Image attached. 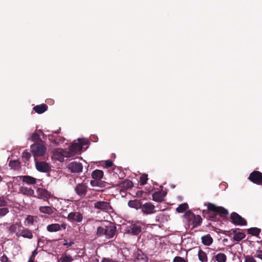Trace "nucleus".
Masks as SVG:
<instances>
[{
  "mask_svg": "<svg viewBox=\"0 0 262 262\" xmlns=\"http://www.w3.org/2000/svg\"><path fill=\"white\" fill-rule=\"evenodd\" d=\"M103 176V171L101 170L96 169L92 173V177L96 180H100Z\"/></svg>",
  "mask_w": 262,
  "mask_h": 262,
  "instance_id": "24",
  "label": "nucleus"
},
{
  "mask_svg": "<svg viewBox=\"0 0 262 262\" xmlns=\"http://www.w3.org/2000/svg\"><path fill=\"white\" fill-rule=\"evenodd\" d=\"M88 189V183L83 180L81 183L76 184L74 190L77 195L82 198L86 195Z\"/></svg>",
  "mask_w": 262,
  "mask_h": 262,
  "instance_id": "4",
  "label": "nucleus"
},
{
  "mask_svg": "<svg viewBox=\"0 0 262 262\" xmlns=\"http://www.w3.org/2000/svg\"><path fill=\"white\" fill-rule=\"evenodd\" d=\"M67 219L71 223H79L83 220V215L79 211H73L68 214Z\"/></svg>",
  "mask_w": 262,
  "mask_h": 262,
  "instance_id": "8",
  "label": "nucleus"
},
{
  "mask_svg": "<svg viewBox=\"0 0 262 262\" xmlns=\"http://www.w3.org/2000/svg\"><path fill=\"white\" fill-rule=\"evenodd\" d=\"M105 225H102L101 226H99L97 228L96 235L99 236H102L105 235Z\"/></svg>",
  "mask_w": 262,
  "mask_h": 262,
  "instance_id": "33",
  "label": "nucleus"
},
{
  "mask_svg": "<svg viewBox=\"0 0 262 262\" xmlns=\"http://www.w3.org/2000/svg\"><path fill=\"white\" fill-rule=\"evenodd\" d=\"M152 200L157 202H161L164 200V195L161 192L158 191L152 194Z\"/></svg>",
  "mask_w": 262,
  "mask_h": 262,
  "instance_id": "26",
  "label": "nucleus"
},
{
  "mask_svg": "<svg viewBox=\"0 0 262 262\" xmlns=\"http://www.w3.org/2000/svg\"><path fill=\"white\" fill-rule=\"evenodd\" d=\"M31 157V154L27 151H24L22 154V158L24 162L28 161L30 159Z\"/></svg>",
  "mask_w": 262,
  "mask_h": 262,
  "instance_id": "38",
  "label": "nucleus"
},
{
  "mask_svg": "<svg viewBox=\"0 0 262 262\" xmlns=\"http://www.w3.org/2000/svg\"><path fill=\"white\" fill-rule=\"evenodd\" d=\"M116 186L120 188L121 190H126L133 187V183L129 180H125L120 181L116 185Z\"/></svg>",
  "mask_w": 262,
  "mask_h": 262,
  "instance_id": "18",
  "label": "nucleus"
},
{
  "mask_svg": "<svg viewBox=\"0 0 262 262\" xmlns=\"http://www.w3.org/2000/svg\"><path fill=\"white\" fill-rule=\"evenodd\" d=\"M17 234L19 236L24 238L32 239L33 238V234L32 231L28 228L24 227L22 225H18V230Z\"/></svg>",
  "mask_w": 262,
  "mask_h": 262,
  "instance_id": "14",
  "label": "nucleus"
},
{
  "mask_svg": "<svg viewBox=\"0 0 262 262\" xmlns=\"http://www.w3.org/2000/svg\"><path fill=\"white\" fill-rule=\"evenodd\" d=\"M39 139V135L36 133H34L31 136V140L33 141H37Z\"/></svg>",
  "mask_w": 262,
  "mask_h": 262,
  "instance_id": "45",
  "label": "nucleus"
},
{
  "mask_svg": "<svg viewBox=\"0 0 262 262\" xmlns=\"http://www.w3.org/2000/svg\"><path fill=\"white\" fill-rule=\"evenodd\" d=\"M256 256L262 260V251L260 250H258L257 251Z\"/></svg>",
  "mask_w": 262,
  "mask_h": 262,
  "instance_id": "53",
  "label": "nucleus"
},
{
  "mask_svg": "<svg viewBox=\"0 0 262 262\" xmlns=\"http://www.w3.org/2000/svg\"><path fill=\"white\" fill-rule=\"evenodd\" d=\"M88 141L85 140H79V144H81V146H82L83 145H86L88 144Z\"/></svg>",
  "mask_w": 262,
  "mask_h": 262,
  "instance_id": "51",
  "label": "nucleus"
},
{
  "mask_svg": "<svg viewBox=\"0 0 262 262\" xmlns=\"http://www.w3.org/2000/svg\"><path fill=\"white\" fill-rule=\"evenodd\" d=\"M37 254V252L35 250H34L33 252H32V255L31 256H33V257L35 258V255Z\"/></svg>",
  "mask_w": 262,
  "mask_h": 262,
  "instance_id": "58",
  "label": "nucleus"
},
{
  "mask_svg": "<svg viewBox=\"0 0 262 262\" xmlns=\"http://www.w3.org/2000/svg\"><path fill=\"white\" fill-rule=\"evenodd\" d=\"M37 197L43 201H47L51 196V194L46 189L42 188H38L36 190Z\"/></svg>",
  "mask_w": 262,
  "mask_h": 262,
  "instance_id": "13",
  "label": "nucleus"
},
{
  "mask_svg": "<svg viewBox=\"0 0 262 262\" xmlns=\"http://www.w3.org/2000/svg\"><path fill=\"white\" fill-rule=\"evenodd\" d=\"M245 262H256V261L252 256H247L245 258Z\"/></svg>",
  "mask_w": 262,
  "mask_h": 262,
  "instance_id": "46",
  "label": "nucleus"
},
{
  "mask_svg": "<svg viewBox=\"0 0 262 262\" xmlns=\"http://www.w3.org/2000/svg\"><path fill=\"white\" fill-rule=\"evenodd\" d=\"M40 240V239H38V243H39Z\"/></svg>",
  "mask_w": 262,
  "mask_h": 262,
  "instance_id": "61",
  "label": "nucleus"
},
{
  "mask_svg": "<svg viewBox=\"0 0 262 262\" xmlns=\"http://www.w3.org/2000/svg\"><path fill=\"white\" fill-rule=\"evenodd\" d=\"M248 233L253 236H258L261 232V229L256 227H252L247 230Z\"/></svg>",
  "mask_w": 262,
  "mask_h": 262,
  "instance_id": "29",
  "label": "nucleus"
},
{
  "mask_svg": "<svg viewBox=\"0 0 262 262\" xmlns=\"http://www.w3.org/2000/svg\"><path fill=\"white\" fill-rule=\"evenodd\" d=\"M55 208L53 207H51L50 206H40L39 208V210L41 213L51 215L54 213V210Z\"/></svg>",
  "mask_w": 262,
  "mask_h": 262,
  "instance_id": "20",
  "label": "nucleus"
},
{
  "mask_svg": "<svg viewBox=\"0 0 262 262\" xmlns=\"http://www.w3.org/2000/svg\"><path fill=\"white\" fill-rule=\"evenodd\" d=\"M248 179L252 183L257 185H262V173L254 170L250 173Z\"/></svg>",
  "mask_w": 262,
  "mask_h": 262,
  "instance_id": "9",
  "label": "nucleus"
},
{
  "mask_svg": "<svg viewBox=\"0 0 262 262\" xmlns=\"http://www.w3.org/2000/svg\"><path fill=\"white\" fill-rule=\"evenodd\" d=\"M81 149V144L78 143H73L69 147L68 149H62L61 150V156L58 160L61 161L63 157L70 158L73 157L76 154L80 152Z\"/></svg>",
  "mask_w": 262,
  "mask_h": 262,
  "instance_id": "2",
  "label": "nucleus"
},
{
  "mask_svg": "<svg viewBox=\"0 0 262 262\" xmlns=\"http://www.w3.org/2000/svg\"><path fill=\"white\" fill-rule=\"evenodd\" d=\"M142 203L141 200L135 199L134 200H130L128 202V205L131 208H135L137 210L141 209Z\"/></svg>",
  "mask_w": 262,
  "mask_h": 262,
  "instance_id": "19",
  "label": "nucleus"
},
{
  "mask_svg": "<svg viewBox=\"0 0 262 262\" xmlns=\"http://www.w3.org/2000/svg\"><path fill=\"white\" fill-rule=\"evenodd\" d=\"M28 262H34V258L33 256H31L30 257Z\"/></svg>",
  "mask_w": 262,
  "mask_h": 262,
  "instance_id": "57",
  "label": "nucleus"
},
{
  "mask_svg": "<svg viewBox=\"0 0 262 262\" xmlns=\"http://www.w3.org/2000/svg\"><path fill=\"white\" fill-rule=\"evenodd\" d=\"M202 243L205 246H210L213 243V238L209 234L202 236L201 237Z\"/></svg>",
  "mask_w": 262,
  "mask_h": 262,
  "instance_id": "22",
  "label": "nucleus"
},
{
  "mask_svg": "<svg viewBox=\"0 0 262 262\" xmlns=\"http://www.w3.org/2000/svg\"><path fill=\"white\" fill-rule=\"evenodd\" d=\"M148 180L147 174H143L140 177V184L141 185H145Z\"/></svg>",
  "mask_w": 262,
  "mask_h": 262,
  "instance_id": "39",
  "label": "nucleus"
},
{
  "mask_svg": "<svg viewBox=\"0 0 262 262\" xmlns=\"http://www.w3.org/2000/svg\"><path fill=\"white\" fill-rule=\"evenodd\" d=\"M98 180H91L90 182L91 185L93 186H98L99 182L98 181Z\"/></svg>",
  "mask_w": 262,
  "mask_h": 262,
  "instance_id": "47",
  "label": "nucleus"
},
{
  "mask_svg": "<svg viewBox=\"0 0 262 262\" xmlns=\"http://www.w3.org/2000/svg\"><path fill=\"white\" fill-rule=\"evenodd\" d=\"M27 220L29 222H30L31 223H33V217L32 216H31V215H29L27 218Z\"/></svg>",
  "mask_w": 262,
  "mask_h": 262,
  "instance_id": "54",
  "label": "nucleus"
},
{
  "mask_svg": "<svg viewBox=\"0 0 262 262\" xmlns=\"http://www.w3.org/2000/svg\"><path fill=\"white\" fill-rule=\"evenodd\" d=\"M9 212L8 208L3 207L0 208V217L4 216Z\"/></svg>",
  "mask_w": 262,
  "mask_h": 262,
  "instance_id": "41",
  "label": "nucleus"
},
{
  "mask_svg": "<svg viewBox=\"0 0 262 262\" xmlns=\"http://www.w3.org/2000/svg\"><path fill=\"white\" fill-rule=\"evenodd\" d=\"M195 215L192 212H191L190 210H188L186 211L184 214V217L185 219L187 220L189 225H191L193 220L194 219V217H195Z\"/></svg>",
  "mask_w": 262,
  "mask_h": 262,
  "instance_id": "25",
  "label": "nucleus"
},
{
  "mask_svg": "<svg viewBox=\"0 0 262 262\" xmlns=\"http://www.w3.org/2000/svg\"><path fill=\"white\" fill-rule=\"evenodd\" d=\"M74 258L70 255H67L66 253L62 254L59 259L60 262H72Z\"/></svg>",
  "mask_w": 262,
  "mask_h": 262,
  "instance_id": "31",
  "label": "nucleus"
},
{
  "mask_svg": "<svg viewBox=\"0 0 262 262\" xmlns=\"http://www.w3.org/2000/svg\"><path fill=\"white\" fill-rule=\"evenodd\" d=\"M214 257L217 262H226L227 259L226 255L222 253L216 254Z\"/></svg>",
  "mask_w": 262,
  "mask_h": 262,
  "instance_id": "32",
  "label": "nucleus"
},
{
  "mask_svg": "<svg viewBox=\"0 0 262 262\" xmlns=\"http://www.w3.org/2000/svg\"><path fill=\"white\" fill-rule=\"evenodd\" d=\"M144 192L142 190H138L136 193V196L137 197H141L143 194Z\"/></svg>",
  "mask_w": 262,
  "mask_h": 262,
  "instance_id": "50",
  "label": "nucleus"
},
{
  "mask_svg": "<svg viewBox=\"0 0 262 262\" xmlns=\"http://www.w3.org/2000/svg\"><path fill=\"white\" fill-rule=\"evenodd\" d=\"M36 168L39 171L42 172H49L51 167L49 164L45 162H36L35 163Z\"/></svg>",
  "mask_w": 262,
  "mask_h": 262,
  "instance_id": "16",
  "label": "nucleus"
},
{
  "mask_svg": "<svg viewBox=\"0 0 262 262\" xmlns=\"http://www.w3.org/2000/svg\"><path fill=\"white\" fill-rule=\"evenodd\" d=\"M19 191L23 194L28 196H33L34 193V191L32 188L23 186L20 188Z\"/></svg>",
  "mask_w": 262,
  "mask_h": 262,
  "instance_id": "23",
  "label": "nucleus"
},
{
  "mask_svg": "<svg viewBox=\"0 0 262 262\" xmlns=\"http://www.w3.org/2000/svg\"><path fill=\"white\" fill-rule=\"evenodd\" d=\"M46 150V146L39 143H35L31 146V151L35 158L43 156Z\"/></svg>",
  "mask_w": 262,
  "mask_h": 262,
  "instance_id": "3",
  "label": "nucleus"
},
{
  "mask_svg": "<svg viewBox=\"0 0 262 262\" xmlns=\"http://www.w3.org/2000/svg\"><path fill=\"white\" fill-rule=\"evenodd\" d=\"M94 207L96 209L106 212H112L113 210L109 202L103 201H99L95 202Z\"/></svg>",
  "mask_w": 262,
  "mask_h": 262,
  "instance_id": "5",
  "label": "nucleus"
},
{
  "mask_svg": "<svg viewBox=\"0 0 262 262\" xmlns=\"http://www.w3.org/2000/svg\"><path fill=\"white\" fill-rule=\"evenodd\" d=\"M22 180L24 182L28 184H34L36 182V179L30 176H23Z\"/></svg>",
  "mask_w": 262,
  "mask_h": 262,
  "instance_id": "28",
  "label": "nucleus"
},
{
  "mask_svg": "<svg viewBox=\"0 0 262 262\" xmlns=\"http://www.w3.org/2000/svg\"><path fill=\"white\" fill-rule=\"evenodd\" d=\"M141 209L144 214H152L156 212L155 206L149 202L142 204Z\"/></svg>",
  "mask_w": 262,
  "mask_h": 262,
  "instance_id": "11",
  "label": "nucleus"
},
{
  "mask_svg": "<svg viewBox=\"0 0 262 262\" xmlns=\"http://www.w3.org/2000/svg\"><path fill=\"white\" fill-rule=\"evenodd\" d=\"M51 140L53 143L57 145L60 143H62L64 141V139L62 137L58 136L54 139H52Z\"/></svg>",
  "mask_w": 262,
  "mask_h": 262,
  "instance_id": "37",
  "label": "nucleus"
},
{
  "mask_svg": "<svg viewBox=\"0 0 262 262\" xmlns=\"http://www.w3.org/2000/svg\"><path fill=\"white\" fill-rule=\"evenodd\" d=\"M55 133H56V134H58V133H59V131H56V132H55Z\"/></svg>",
  "mask_w": 262,
  "mask_h": 262,
  "instance_id": "60",
  "label": "nucleus"
},
{
  "mask_svg": "<svg viewBox=\"0 0 262 262\" xmlns=\"http://www.w3.org/2000/svg\"><path fill=\"white\" fill-rule=\"evenodd\" d=\"M188 208V205L186 203H182L179 205L176 210L179 213H183Z\"/></svg>",
  "mask_w": 262,
  "mask_h": 262,
  "instance_id": "34",
  "label": "nucleus"
},
{
  "mask_svg": "<svg viewBox=\"0 0 262 262\" xmlns=\"http://www.w3.org/2000/svg\"><path fill=\"white\" fill-rule=\"evenodd\" d=\"M1 262H9V259H8V257L6 256V255L4 254L1 257Z\"/></svg>",
  "mask_w": 262,
  "mask_h": 262,
  "instance_id": "49",
  "label": "nucleus"
},
{
  "mask_svg": "<svg viewBox=\"0 0 262 262\" xmlns=\"http://www.w3.org/2000/svg\"><path fill=\"white\" fill-rule=\"evenodd\" d=\"M210 211L208 210H203L202 211V214H203V215L204 217L206 218L207 219V215H208V213Z\"/></svg>",
  "mask_w": 262,
  "mask_h": 262,
  "instance_id": "52",
  "label": "nucleus"
},
{
  "mask_svg": "<svg viewBox=\"0 0 262 262\" xmlns=\"http://www.w3.org/2000/svg\"><path fill=\"white\" fill-rule=\"evenodd\" d=\"M202 222V219L200 215H195L191 225L192 228L200 226Z\"/></svg>",
  "mask_w": 262,
  "mask_h": 262,
  "instance_id": "27",
  "label": "nucleus"
},
{
  "mask_svg": "<svg viewBox=\"0 0 262 262\" xmlns=\"http://www.w3.org/2000/svg\"><path fill=\"white\" fill-rule=\"evenodd\" d=\"M7 202L4 197H0V207H5L7 205Z\"/></svg>",
  "mask_w": 262,
  "mask_h": 262,
  "instance_id": "43",
  "label": "nucleus"
},
{
  "mask_svg": "<svg viewBox=\"0 0 262 262\" xmlns=\"http://www.w3.org/2000/svg\"><path fill=\"white\" fill-rule=\"evenodd\" d=\"M3 180V178L1 177V176H0V181H2Z\"/></svg>",
  "mask_w": 262,
  "mask_h": 262,
  "instance_id": "59",
  "label": "nucleus"
},
{
  "mask_svg": "<svg viewBox=\"0 0 262 262\" xmlns=\"http://www.w3.org/2000/svg\"><path fill=\"white\" fill-rule=\"evenodd\" d=\"M48 105L46 104H42L40 105H37L33 107V110L38 114H42L48 110Z\"/></svg>",
  "mask_w": 262,
  "mask_h": 262,
  "instance_id": "21",
  "label": "nucleus"
},
{
  "mask_svg": "<svg viewBox=\"0 0 262 262\" xmlns=\"http://www.w3.org/2000/svg\"><path fill=\"white\" fill-rule=\"evenodd\" d=\"M173 262H187V261L183 257L180 256H176Z\"/></svg>",
  "mask_w": 262,
  "mask_h": 262,
  "instance_id": "44",
  "label": "nucleus"
},
{
  "mask_svg": "<svg viewBox=\"0 0 262 262\" xmlns=\"http://www.w3.org/2000/svg\"><path fill=\"white\" fill-rule=\"evenodd\" d=\"M91 139L93 142H96L98 140V138L95 136L91 137Z\"/></svg>",
  "mask_w": 262,
  "mask_h": 262,
  "instance_id": "55",
  "label": "nucleus"
},
{
  "mask_svg": "<svg viewBox=\"0 0 262 262\" xmlns=\"http://www.w3.org/2000/svg\"><path fill=\"white\" fill-rule=\"evenodd\" d=\"M246 236L244 232L238 231L237 234L234 235L233 238L236 242H240L244 239Z\"/></svg>",
  "mask_w": 262,
  "mask_h": 262,
  "instance_id": "35",
  "label": "nucleus"
},
{
  "mask_svg": "<svg viewBox=\"0 0 262 262\" xmlns=\"http://www.w3.org/2000/svg\"><path fill=\"white\" fill-rule=\"evenodd\" d=\"M68 168L72 173H80L82 171L83 166L81 163L72 162L68 164Z\"/></svg>",
  "mask_w": 262,
  "mask_h": 262,
  "instance_id": "12",
  "label": "nucleus"
},
{
  "mask_svg": "<svg viewBox=\"0 0 262 262\" xmlns=\"http://www.w3.org/2000/svg\"><path fill=\"white\" fill-rule=\"evenodd\" d=\"M133 254L135 260L143 262H147L148 261V257L147 256L139 249H137L134 252Z\"/></svg>",
  "mask_w": 262,
  "mask_h": 262,
  "instance_id": "15",
  "label": "nucleus"
},
{
  "mask_svg": "<svg viewBox=\"0 0 262 262\" xmlns=\"http://www.w3.org/2000/svg\"><path fill=\"white\" fill-rule=\"evenodd\" d=\"M125 231L127 233L138 235L142 231V227L138 223L132 224L126 227Z\"/></svg>",
  "mask_w": 262,
  "mask_h": 262,
  "instance_id": "10",
  "label": "nucleus"
},
{
  "mask_svg": "<svg viewBox=\"0 0 262 262\" xmlns=\"http://www.w3.org/2000/svg\"><path fill=\"white\" fill-rule=\"evenodd\" d=\"M230 219L232 223L235 225L246 226L247 224L246 220L235 212L230 214Z\"/></svg>",
  "mask_w": 262,
  "mask_h": 262,
  "instance_id": "6",
  "label": "nucleus"
},
{
  "mask_svg": "<svg viewBox=\"0 0 262 262\" xmlns=\"http://www.w3.org/2000/svg\"><path fill=\"white\" fill-rule=\"evenodd\" d=\"M113 165V163L111 160H106L105 163V165L106 168H110Z\"/></svg>",
  "mask_w": 262,
  "mask_h": 262,
  "instance_id": "48",
  "label": "nucleus"
},
{
  "mask_svg": "<svg viewBox=\"0 0 262 262\" xmlns=\"http://www.w3.org/2000/svg\"><path fill=\"white\" fill-rule=\"evenodd\" d=\"M239 230V229H232L230 231H232L233 233L234 234V235H235V234H237L238 233L237 230Z\"/></svg>",
  "mask_w": 262,
  "mask_h": 262,
  "instance_id": "56",
  "label": "nucleus"
},
{
  "mask_svg": "<svg viewBox=\"0 0 262 262\" xmlns=\"http://www.w3.org/2000/svg\"><path fill=\"white\" fill-rule=\"evenodd\" d=\"M207 206L208 211H210L207 215V219L211 221H219L220 219L217 217V214L221 217H224L229 213L228 210L222 206H217L211 203H208Z\"/></svg>",
  "mask_w": 262,
  "mask_h": 262,
  "instance_id": "1",
  "label": "nucleus"
},
{
  "mask_svg": "<svg viewBox=\"0 0 262 262\" xmlns=\"http://www.w3.org/2000/svg\"><path fill=\"white\" fill-rule=\"evenodd\" d=\"M9 166L14 169H18L20 167V162L17 160H12L9 162Z\"/></svg>",
  "mask_w": 262,
  "mask_h": 262,
  "instance_id": "36",
  "label": "nucleus"
},
{
  "mask_svg": "<svg viewBox=\"0 0 262 262\" xmlns=\"http://www.w3.org/2000/svg\"><path fill=\"white\" fill-rule=\"evenodd\" d=\"M198 257L201 262H208V258L206 253L201 249L198 252Z\"/></svg>",
  "mask_w": 262,
  "mask_h": 262,
  "instance_id": "30",
  "label": "nucleus"
},
{
  "mask_svg": "<svg viewBox=\"0 0 262 262\" xmlns=\"http://www.w3.org/2000/svg\"><path fill=\"white\" fill-rule=\"evenodd\" d=\"M101 262H118L117 258L111 257H104L102 258Z\"/></svg>",
  "mask_w": 262,
  "mask_h": 262,
  "instance_id": "40",
  "label": "nucleus"
},
{
  "mask_svg": "<svg viewBox=\"0 0 262 262\" xmlns=\"http://www.w3.org/2000/svg\"><path fill=\"white\" fill-rule=\"evenodd\" d=\"M66 229L65 224H59L57 223L51 224L47 226V230L49 232H55L61 230V228Z\"/></svg>",
  "mask_w": 262,
  "mask_h": 262,
  "instance_id": "17",
  "label": "nucleus"
},
{
  "mask_svg": "<svg viewBox=\"0 0 262 262\" xmlns=\"http://www.w3.org/2000/svg\"><path fill=\"white\" fill-rule=\"evenodd\" d=\"M105 230L104 236L108 239L114 237L117 234V228L112 223H108L107 225H105Z\"/></svg>",
  "mask_w": 262,
  "mask_h": 262,
  "instance_id": "7",
  "label": "nucleus"
},
{
  "mask_svg": "<svg viewBox=\"0 0 262 262\" xmlns=\"http://www.w3.org/2000/svg\"><path fill=\"white\" fill-rule=\"evenodd\" d=\"M18 225H21L20 224L16 223L15 224L12 225L9 228L10 231L12 232H15L16 231L17 229H18Z\"/></svg>",
  "mask_w": 262,
  "mask_h": 262,
  "instance_id": "42",
  "label": "nucleus"
}]
</instances>
